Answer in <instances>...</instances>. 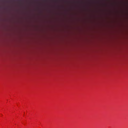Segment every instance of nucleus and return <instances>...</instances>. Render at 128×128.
<instances>
[{"label":"nucleus","mask_w":128,"mask_h":128,"mask_svg":"<svg viewBox=\"0 0 128 128\" xmlns=\"http://www.w3.org/2000/svg\"><path fill=\"white\" fill-rule=\"evenodd\" d=\"M40 24H41V2H40ZM41 32V24H40V32Z\"/></svg>","instance_id":"nucleus-1"}]
</instances>
